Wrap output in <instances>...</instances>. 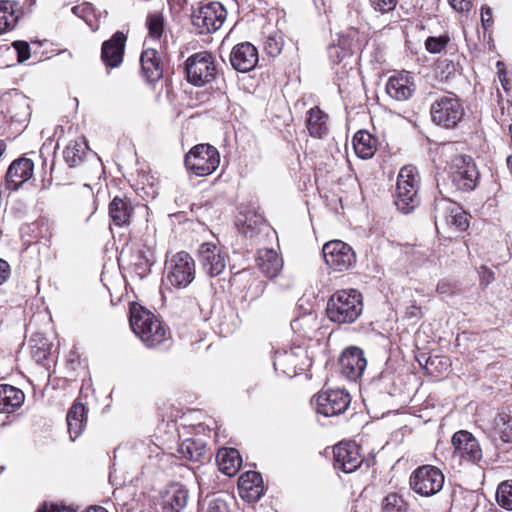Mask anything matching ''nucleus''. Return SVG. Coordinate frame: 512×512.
I'll use <instances>...</instances> for the list:
<instances>
[{
	"label": "nucleus",
	"instance_id": "f257e3e1",
	"mask_svg": "<svg viewBox=\"0 0 512 512\" xmlns=\"http://www.w3.org/2000/svg\"><path fill=\"white\" fill-rule=\"evenodd\" d=\"M130 326L132 331L148 348L156 347L167 340V329L150 311L140 305L130 307Z\"/></svg>",
	"mask_w": 512,
	"mask_h": 512
},
{
	"label": "nucleus",
	"instance_id": "f03ea898",
	"mask_svg": "<svg viewBox=\"0 0 512 512\" xmlns=\"http://www.w3.org/2000/svg\"><path fill=\"white\" fill-rule=\"evenodd\" d=\"M363 309L362 295L355 289L336 291L328 299L326 314L330 321L338 324L353 323Z\"/></svg>",
	"mask_w": 512,
	"mask_h": 512
},
{
	"label": "nucleus",
	"instance_id": "7ed1b4c3",
	"mask_svg": "<svg viewBox=\"0 0 512 512\" xmlns=\"http://www.w3.org/2000/svg\"><path fill=\"white\" fill-rule=\"evenodd\" d=\"M420 177L413 165H405L399 171L396 184L395 205L403 214H409L419 204Z\"/></svg>",
	"mask_w": 512,
	"mask_h": 512
},
{
	"label": "nucleus",
	"instance_id": "20e7f679",
	"mask_svg": "<svg viewBox=\"0 0 512 512\" xmlns=\"http://www.w3.org/2000/svg\"><path fill=\"white\" fill-rule=\"evenodd\" d=\"M430 115L436 125L453 129L463 118L464 108L456 94L447 92L433 101L430 107Z\"/></svg>",
	"mask_w": 512,
	"mask_h": 512
},
{
	"label": "nucleus",
	"instance_id": "39448f33",
	"mask_svg": "<svg viewBox=\"0 0 512 512\" xmlns=\"http://www.w3.org/2000/svg\"><path fill=\"white\" fill-rule=\"evenodd\" d=\"M434 221L438 230L447 228L462 232L469 227L468 214L459 204L447 198L435 199Z\"/></svg>",
	"mask_w": 512,
	"mask_h": 512
},
{
	"label": "nucleus",
	"instance_id": "423d86ee",
	"mask_svg": "<svg viewBox=\"0 0 512 512\" xmlns=\"http://www.w3.org/2000/svg\"><path fill=\"white\" fill-rule=\"evenodd\" d=\"M187 81L198 87L211 83L217 75L214 56L207 51L192 54L185 61Z\"/></svg>",
	"mask_w": 512,
	"mask_h": 512
},
{
	"label": "nucleus",
	"instance_id": "0eeeda50",
	"mask_svg": "<svg viewBox=\"0 0 512 512\" xmlns=\"http://www.w3.org/2000/svg\"><path fill=\"white\" fill-rule=\"evenodd\" d=\"M219 164V152L209 144H198L185 156L186 168L200 177L212 174Z\"/></svg>",
	"mask_w": 512,
	"mask_h": 512
},
{
	"label": "nucleus",
	"instance_id": "6e6552de",
	"mask_svg": "<svg viewBox=\"0 0 512 512\" xmlns=\"http://www.w3.org/2000/svg\"><path fill=\"white\" fill-rule=\"evenodd\" d=\"M450 179L457 190L473 191L480 180V173L471 156L457 155L450 165Z\"/></svg>",
	"mask_w": 512,
	"mask_h": 512
},
{
	"label": "nucleus",
	"instance_id": "1a4fd4ad",
	"mask_svg": "<svg viewBox=\"0 0 512 512\" xmlns=\"http://www.w3.org/2000/svg\"><path fill=\"white\" fill-rule=\"evenodd\" d=\"M166 281L176 288L187 287L195 278V262L187 252L181 251L166 262Z\"/></svg>",
	"mask_w": 512,
	"mask_h": 512
},
{
	"label": "nucleus",
	"instance_id": "9d476101",
	"mask_svg": "<svg viewBox=\"0 0 512 512\" xmlns=\"http://www.w3.org/2000/svg\"><path fill=\"white\" fill-rule=\"evenodd\" d=\"M411 489L425 497L437 494L444 485V475L440 469L432 465L418 467L410 476Z\"/></svg>",
	"mask_w": 512,
	"mask_h": 512
},
{
	"label": "nucleus",
	"instance_id": "9b49d317",
	"mask_svg": "<svg viewBox=\"0 0 512 512\" xmlns=\"http://www.w3.org/2000/svg\"><path fill=\"white\" fill-rule=\"evenodd\" d=\"M227 17V11L220 2H209L198 8L191 15L192 24L199 33H211L218 30Z\"/></svg>",
	"mask_w": 512,
	"mask_h": 512
},
{
	"label": "nucleus",
	"instance_id": "f8f14e48",
	"mask_svg": "<svg viewBox=\"0 0 512 512\" xmlns=\"http://www.w3.org/2000/svg\"><path fill=\"white\" fill-rule=\"evenodd\" d=\"M325 263L334 271H345L356 262V255L351 246L341 240H333L322 248Z\"/></svg>",
	"mask_w": 512,
	"mask_h": 512
},
{
	"label": "nucleus",
	"instance_id": "ddd939ff",
	"mask_svg": "<svg viewBox=\"0 0 512 512\" xmlns=\"http://www.w3.org/2000/svg\"><path fill=\"white\" fill-rule=\"evenodd\" d=\"M316 411L325 417L344 413L350 404L349 394L342 389L327 390L317 394Z\"/></svg>",
	"mask_w": 512,
	"mask_h": 512
},
{
	"label": "nucleus",
	"instance_id": "4468645a",
	"mask_svg": "<svg viewBox=\"0 0 512 512\" xmlns=\"http://www.w3.org/2000/svg\"><path fill=\"white\" fill-rule=\"evenodd\" d=\"M454 455L471 463L482 459V449L477 439L468 431L460 430L452 437Z\"/></svg>",
	"mask_w": 512,
	"mask_h": 512
},
{
	"label": "nucleus",
	"instance_id": "2eb2a0df",
	"mask_svg": "<svg viewBox=\"0 0 512 512\" xmlns=\"http://www.w3.org/2000/svg\"><path fill=\"white\" fill-rule=\"evenodd\" d=\"M199 261L203 270L210 277L220 275L226 267V255L220 247L211 242H205L200 245Z\"/></svg>",
	"mask_w": 512,
	"mask_h": 512
},
{
	"label": "nucleus",
	"instance_id": "dca6fc26",
	"mask_svg": "<svg viewBox=\"0 0 512 512\" xmlns=\"http://www.w3.org/2000/svg\"><path fill=\"white\" fill-rule=\"evenodd\" d=\"M339 364L341 373L347 379L356 381L363 375L367 366V360L362 349L352 346L342 352Z\"/></svg>",
	"mask_w": 512,
	"mask_h": 512
},
{
	"label": "nucleus",
	"instance_id": "f3484780",
	"mask_svg": "<svg viewBox=\"0 0 512 512\" xmlns=\"http://www.w3.org/2000/svg\"><path fill=\"white\" fill-rule=\"evenodd\" d=\"M334 467L345 473L354 472L361 464L358 446L351 442H341L334 446Z\"/></svg>",
	"mask_w": 512,
	"mask_h": 512
},
{
	"label": "nucleus",
	"instance_id": "a211bd4d",
	"mask_svg": "<svg viewBox=\"0 0 512 512\" xmlns=\"http://www.w3.org/2000/svg\"><path fill=\"white\" fill-rule=\"evenodd\" d=\"M232 67L242 73L249 72L258 63V51L249 42L237 44L230 53Z\"/></svg>",
	"mask_w": 512,
	"mask_h": 512
},
{
	"label": "nucleus",
	"instance_id": "6ab92c4d",
	"mask_svg": "<svg viewBox=\"0 0 512 512\" xmlns=\"http://www.w3.org/2000/svg\"><path fill=\"white\" fill-rule=\"evenodd\" d=\"M34 163L28 158L14 160L5 175V185L9 190H17L33 174Z\"/></svg>",
	"mask_w": 512,
	"mask_h": 512
},
{
	"label": "nucleus",
	"instance_id": "aec40b11",
	"mask_svg": "<svg viewBox=\"0 0 512 512\" xmlns=\"http://www.w3.org/2000/svg\"><path fill=\"white\" fill-rule=\"evenodd\" d=\"M238 490L242 499L257 502L264 493L263 479L259 472L247 471L238 480Z\"/></svg>",
	"mask_w": 512,
	"mask_h": 512
},
{
	"label": "nucleus",
	"instance_id": "412c9836",
	"mask_svg": "<svg viewBox=\"0 0 512 512\" xmlns=\"http://www.w3.org/2000/svg\"><path fill=\"white\" fill-rule=\"evenodd\" d=\"M126 36L116 32L111 39L102 44L101 58L107 67H118L123 61Z\"/></svg>",
	"mask_w": 512,
	"mask_h": 512
},
{
	"label": "nucleus",
	"instance_id": "4be33fe9",
	"mask_svg": "<svg viewBox=\"0 0 512 512\" xmlns=\"http://www.w3.org/2000/svg\"><path fill=\"white\" fill-rule=\"evenodd\" d=\"M415 89L414 79L409 74L391 76L386 84L387 94L397 101L408 100L412 97Z\"/></svg>",
	"mask_w": 512,
	"mask_h": 512
},
{
	"label": "nucleus",
	"instance_id": "5701e85b",
	"mask_svg": "<svg viewBox=\"0 0 512 512\" xmlns=\"http://www.w3.org/2000/svg\"><path fill=\"white\" fill-rule=\"evenodd\" d=\"M68 433L71 441H75L84 431L87 421V410L85 405L75 400L66 416Z\"/></svg>",
	"mask_w": 512,
	"mask_h": 512
},
{
	"label": "nucleus",
	"instance_id": "b1692460",
	"mask_svg": "<svg viewBox=\"0 0 512 512\" xmlns=\"http://www.w3.org/2000/svg\"><path fill=\"white\" fill-rule=\"evenodd\" d=\"M273 366L275 371L288 377H293L304 371V366L299 362V355L294 350L276 352Z\"/></svg>",
	"mask_w": 512,
	"mask_h": 512
},
{
	"label": "nucleus",
	"instance_id": "393cba45",
	"mask_svg": "<svg viewBox=\"0 0 512 512\" xmlns=\"http://www.w3.org/2000/svg\"><path fill=\"white\" fill-rule=\"evenodd\" d=\"M25 400L23 391L9 384H0V413H13Z\"/></svg>",
	"mask_w": 512,
	"mask_h": 512
},
{
	"label": "nucleus",
	"instance_id": "a878e982",
	"mask_svg": "<svg viewBox=\"0 0 512 512\" xmlns=\"http://www.w3.org/2000/svg\"><path fill=\"white\" fill-rule=\"evenodd\" d=\"M256 261L261 272L270 279L277 277L283 268V259L273 249L260 250Z\"/></svg>",
	"mask_w": 512,
	"mask_h": 512
},
{
	"label": "nucleus",
	"instance_id": "bb28decb",
	"mask_svg": "<svg viewBox=\"0 0 512 512\" xmlns=\"http://www.w3.org/2000/svg\"><path fill=\"white\" fill-rule=\"evenodd\" d=\"M178 453L182 458L194 462H203L209 458L207 446L201 439L183 440L179 444Z\"/></svg>",
	"mask_w": 512,
	"mask_h": 512
},
{
	"label": "nucleus",
	"instance_id": "cd10ccee",
	"mask_svg": "<svg viewBox=\"0 0 512 512\" xmlns=\"http://www.w3.org/2000/svg\"><path fill=\"white\" fill-rule=\"evenodd\" d=\"M141 68L147 81L155 82L163 75V68L155 49H147L140 57Z\"/></svg>",
	"mask_w": 512,
	"mask_h": 512
},
{
	"label": "nucleus",
	"instance_id": "c85d7f7f",
	"mask_svg": "<svg viewBox=\"0 0 512 512\" xmlns=\"http://www.w3.org/2000/svg\"><path fill=\"white\" fill-rule=\"evenodd\" d=\"M132 213V205L126 197L116 196L109 204V215L117 226L128 225Z\"/></svg>",
	"mask_w": 512,
	"mask_h": 512
},
{
	"label": "nucleus",
	"instance_id": "c756f323",
	"mask_svg": "<svg viewBox=\"0 0 512 512\" xmlns=\"http://www.w3.org/2000/svg\"><path fill=\"white\" fill-rule=\"evenodd\" d=\"M217 463L220 471L227 476H233L241 467L242 458L235 448H222L217 453Z\"/></svg>",
	"mask_w": 512,
	"mask_h": 512
},
{
	"label": "nucleus",
	"instance_id": "7c9ffc66",
	"mask_svg": "<svg viewBox=\"0 0 512 512\" xmlns=\"http://www.w3.org/2000/svg\"><path fill=\"white\" fill-rule=\"evenodd\" d=\"M17 1L0 0V34L12 29L21 15Z\"/></svg>",
	"mask_w": 512,
	"mask_h": 512
},
{
	"label": "nucleus",
	"instance_id": "2f4dec72",
	"mask_svg": "<svg viewBox=\"0 0 512 512\" xmlns=\"http://www.w3.org/2000/svg\"><path fill=\"white\" fill-rule=\"evenodd\" d=\"M503 443L512 444V416L508 413H498L493 421V435H491L494 442L497 441V437ZM495 446L499 448L498 444Z\"/></svg>",
	"mask_w": 512,
	"mask_h": 512
},
{
	"label": "nucleus",
	"instance_id": "473e14b6",
	"mask_svg": "<svg viewBox=\"0 0 512 512\" xmlns=\"http://www.w3.org/2000/svg\"><path fill=\"white\" fill-rule=\"evenodd\" d=\"M328 115L319 107H313L308 111L307 129L312 137L323 138L328 133Z\"/></svg>",
	"mask_w": 512,
	"mask_h": 512
},
{
	"label": "nucleus",
	"instance_id": "72a5a7b5",
	"mask_svg": "<svg viewBox=\"0 0 512 512\" xmlns=\"http://www.w3.org/2000/svg\"><path fill=\"white\" fill-rule=\"evenodd\" d=\"M353 147L361 159H370L376 152L375 139L366 131H358L353 137Z\"/></svg>",
	"mask_w": 512,
	"mask_h": 512
},
{
	"label": "nucleus",
	"instance_id": "f704fd0d",
	"mask_svg": "<svg viewBox=\"0 0 512 512\" xmlns=\"http://www.w3.org/2000/svg\"><path fill=\"white\" fill-rule=\"evenodd\" d=\"M87 151L86 141L84 138H79L69 142L63 151V157L67 165L72 168L82 163Z\"/></svg>",
	"mask_w": 512,
	"mask_h": 512
},
{
	"label": "nucleus",
	"instance_id": "c9c22d12",
	"mask_svg": "<svg viewBox=\"0 0 512 512\" xmlns=\"http://www.w3.org/2000/svg\"><path fill=\"white\" fill-rule=\"evenodd\" d=\"M166 503L172 510L179 512L186 507L188 501V490L179 484L172 485L166 492Z\"/></svg>",
	"mask_w": 512,
	"mask_h": 512
},
{
	"label": "nucleus",
	"instance_id": "e433bc0d",
	"mask_svg": "<svg viewBox=\"0 0 512 512\" xmlns=\"http://www.w3.org/2000/svg\"><path fill=\"white\" fill-rule=\"evenodd\" d=\"M383 512H407V504L404 499L396 494H388L382 501Z\"/></svg>",
	"mask_w": 512,
	"mask_h": 512
},
{
	"label": "nucleus",
	"instance_id": "4c0bfd02",
	"mask_svg": "<svg viewBox=\"0 0 512 512\" xmlns=\"http://www.w3.org/2000/svg\"><path fill=\"white\" fill-rule=\"evenodd\" d=\"M496 499L502 508L512 510V480L502 482L498 486Z\"/></svg>",
	"mask_w": 512,
	"mask_h": 512
},
{
	"label": "nucleus",
	"instance_id": "58836bf2",
	"mask_svg": "<svg viewBox=\"0 0 512 512\" xmlns=\"http://www.w3.org/2000/svg\"><path fill=\"white\" fill-rule=\"evenodd\" d=\"M283 48V39L282 36L275 32L269 35L264 42V50L267 55L271 57H276L279 55Z\"/></svg>",
	"mask_w": 512,
	"mask_h": 512
},
{
	"label": "nucleus",
	"instance_id": "ea45409f",
	"mask_svg": "<svg viewBox=\"0 0 512 512\" xmlns=\"http://www.w3.org/2000/svg\"><path fill=\"white\" fill-rule=\"evenodd\" d=\"M448 35H440L438 37L430 36L425 40V49L431 54L441 53L449 43Z\"/></svg>",
	"mask_w": 512,
	"mask_h": 512
},
{
	"label": "nucleus",
	"instance_id": "a19ab883",
	"mask_svg": "<svg viewBox=\"0 0 512 512\" xmlns=\"http://www.w3.org/2000/svg\"><path fill=\"white\" fill-rule=\"evenodd\" d=\"M146 26L149 30V36L159 39L163 33V19L157 14H151L147 17Z\"/></svg>",
	"mask_w": 512,
	"mask_h": 512
},
{
	"label": "nucleus",
	"instance_id": "79ce46f5",
	"mask_svg": "<svg viewBox=\"0 0 512 512\" xmlns=\"http://www.w3.org/2000/svg\"><path fill=\"white\" fill-rule=\"evenodd\" d=\"M369 3L375 12L386 14L396 8L398 0H369Z\"/></svg>",
	"mask_w": 512,
	"mask_h": 512
},
{
	"label": "nucleus",
	"instance_id": "37998d69",
	"mask_svg": "<svg viewBox=\"0 0 512 512\" xmlns=\"http://www.w3.org/2000/svg\"><path fill=\"white\" fill-rule=\"evenodd\" d=\"M206 512H229V507L222 496L214 495L208 501Z\"/></svg>",
	"mask_w": 512,
	"mask_h": 512
},
{
	"label": "nucleus",
	"instance_id": "c03bdc74",
	"mask_svg": "<svg viewBox=\"0 0 512 512\" xmlns=\"http://www.w3.org/2000/svg\"><path fill=\"white\" fill-rule=\"evenodd\" d=\"M12 46L17 52L18 62L22 63L30 57V46L26 41H15Z\"/></svg>",
	"mask_w": 512,
	"mask_h": 512
},
{
	"label": "nucleus",
	"instance_id": "a18cd8bd",
	"mask_svg": "<svg viewBox=\"0 0 512 512\" xmlns=\"http://www.w3.org/2000/svg\"><path fill=\"white\" fill-rule=\"evenodd\" d=\"M329 57L334 63H340L347 55L348 50L337 45H331L328 49Z\"/></svg>",
	"mask_w": 512,
	"mask_h": 512
},
{
	"label": "nucleus",
	"instance_id": "49530a36",
	"mask_svg": "<svg viewBox=\"0 0 512 512\" xmlns=\"http://www.w3.org/2000/svg\"><path fill=\"white\" fill-rule=\"evenodd\" d=\"M481 23L484 30H487L493 24L492 10L488 6H484L481 9Z\"/></svg>",
	"mask_w": 512,
	"mask_h": 512
},
{
	"label": "nucleus",
	"instance_id": "de8ad7c7",
	"mask_svg": "<svg viewBox=\"0 0 512 512\" xmlns=\"http://www.w3.org/2000/svg\"><path fill=\"white\" fill-rule=\"evenodd\" d=\"M71 10L76 16L86 19V15L91 12L92 7L90 4L84 3L81 5L73 6Z\"/></svg>",
	"mask_w": 512,
	"mask_h": 512
},
{
	"label": "nucleus",
	"instance_id": "09e8293b",
	"mask_svg": "<svg viewBox=\"0 0 512 512\" xmlns=\"http://www.w3.org/2000/svg\"><path fill=\"white\" fill-rule=\"evenodd\" d=\"M450 5L458 12L469 11L471 2L469 0H448Z\"/></svg>",
	"mask_w": 512,
	"mask_h": 512
},
{
	"label": "nucleus",
	"instance_id": "8fccbe9b",
	"mask_svg": "<svg viewBox=\"0 0 512 512\" xmlns=\"http://www.w3.org/2000/svg\"><path fill=\"white\" fill-rule=\"evenodd\" d=\"M11 270L7 261L0 258V285L8 280Z\"/></svg>",
	"mask_w": 512,
	"mask_h": 512
},
{
	"label": "nucleus",
	"instance_id": "3c124183",
	"mask_svg": "<svg viewBox=\"0 0 512 512\" xmlns=\"http://www.w3.org/2000/svg\"><path fill=\"white\" fill-rule=\"evenodd\" d=\"M421 316H422L421 308L416 305H412V306L408 307L406 310V317L408 319H419Z\"/></svg>",
	"mask_w": 512,
	"mask_h": 512
},
{
	"label": "nucleus",
	"instance_id": "603ef678",
	"mask_svg": "<svg viewBox=\"0 0 512 512\" xmlns=\"http://www.w3.org/2000/svg\"><path fill=\"white\" fill-rule=\"evenodd\" d=\"M437 292L440 294H451L453 292V289L449 282L440 281L437 285Z\"/></svg>",
	"mask_w": 512,
	"mask_h": 512
},
{
	"label": "nucleus",
	"instance_id": "864d4df0",
	"mask_svg": "<svg viewBox=\"0 0 512 512\" xmlns=\"http://www.w3.org/2000/svg\"><path fill=\"white\" fill-rule=\"evenodd\" d=\"M37 512H47V510H46V505H43V507H42V508H40V509H38V511H37ZM49 512H60V510L58 509V507H57V506L52 505V506H51V510H50Z\"/></svg>",
	"mask_w": 512,
	"mask_h": 512
},
{
	"label": "nucleus",
	"instance_id": "5fc2aeb1",
	"mask_svg": "<svg viewBox=\"0 0 512 512\" xmlns=\"http://www.w3.org/2000/svg\"><path fill=\"white\" fill-rule=\"evenodd\" d=\"M6 150V143L3 140H0V157Z\"/></svg>",
	"mask_w": 512,
	"mask_h": 512
},
{
	"label": "nucleus",
	"instance_id": "6e6d98bb",
	"mask_svg": "<svg viewBox=\"0 0 512 512\" xmlns=\"http://www.w3.org/2000/svg\"><path fill=\"white\" fill-rule=\"evenodd\" d=\"M508 133L511 136L510 147L512 148V124H510L509 127H508Z\"/></svg>",
	"mask_w": 512,
	"mask_h": 512
},
{
	"label": "nucleus",
	"instance_id": "4d7b16f0",
	"mask_svg": "<svg viewBox=\"0 0 512 512\" xmlns=\"http://www.w3.org/2000/svg\"><path fill=\"white\" fill-rule=\"evenodd\" d=\"M507 163H508V164H512V155H511V156H508V158H507Z\"/></svg>",
	"mask_w": 512,
	"mask_h": 512
},
{
	"label": "nucleus",
	"instance_id": "13d9d810",
	"mask_svg": "<svg viewBox=\"0 0 512 512\" xmlns=\"http://www.w3.org/2000/svg\"><path fill=\"white\" fill-rule=\"evenodd\" d=\"M29 3V6H32L35 3V0H26Z\"/></svg>",
	"mask_w": 512,
	"mask_h": 512
}]
</instances>
